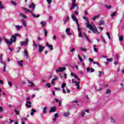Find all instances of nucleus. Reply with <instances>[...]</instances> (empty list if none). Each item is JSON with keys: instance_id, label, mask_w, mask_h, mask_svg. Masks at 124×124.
Wrapping results in <instances>:
<instances>
[{"instance_id": "1", "label": "nucleus", "mask_w": 124, "mask_h": 124, "mask_svg": "<svg viewBox=\"0 0 124 124\" xmlns=\"http://www.w3.org/2000/svg\"><path fill=\"white\" fill-rule=\"evenodd\" d=\"M85 21H86V27L87 28H89V29L91 30L94 33H97V34H99V32L97 31V29H96V27L94 26V25H92L89 22V18L87 16H83V17Z\"/></svg>"}, {"instance_id": "2", "label": "nucleus", "mask_w": 124, "mask_h": 124, "mask_svg": "<svg viewBox=\"0 0 124 124\" xmlns=\"http://www.w3.org/2000/svg\"><path fill=\"white\" fill-rule=\"evenodd\" d=\"M72 19L75 22L76 24L77 25L78 30V32H81V28H80V26L79 25V22L78 21V19L75 16V14H73L71 16Z\"/></svg>"}, {"instance_id": "3", "label": "nucleus", "mask_w": 124, "mask_h": 124, "mask_svg": "<svg viewBox=\"0 0 124 124\" xmlns=\"http://www.w3.org/2000/svg\"><path fill=\"white\" fill-rule=\"evenodd\" d=\"M17 40V37H16L15 35L12 36V38L11 39V41H9L7 39H5V41L7 43V45H12V43H15L16 41Z\"/></svg>"}, {"instance_id": "4", "label": "nucleus", "mask_w": 124, "mask_h": 124, "mask_svg": "<svg viewBox=\"0 0 124 124\" xmlns=\"http://www.w3.org/2000/svg\"><path fill=\"white\" fill-rule=\"evenodd\" d=\"M29 41H30L29 38H27L25 42L24 41L20 42V44L21 46H24V45H25V46H27V45L29 44Z\"/></svg>"}, {"instance_id": "5", "label": "nucleus", "mask_w": 124, "mask_h": 124, "mask_svg": "<svg viewBox=\"0 0 124 124\" xmlns=\"http://www.w3.org/2000/svg\"><path fill=\"white\" fill-rule=\"evenodd\" d=\"M89 61L90 62H93V64H97L98 66V67H100L101 65L98 63L97 62L93 61V59L92 58H89Z\"/></svg>"}, {"instance_id": "6", "label": "nucleus", "mask_w": 124, "mask_h": 124, "mask_svg": "<svg viewBox=\"0 0 124 124\" xmlns=\"http://www.w3.org/2000/svg\"><path fill=\"white\" fill-rule=\"evenodd\" d=\"M66 67H60L59 69L56 70V72H63L64 70H66Z\"/></svg>"}, {"instance_id": "7", "label": "nucleus", "mask_w": 124, "mask_h": 124, "mask_svg": "<svg viewBox=\"0 0 124 124\" xmlns=\"http://www.w3.org/2000/svg\"><path fill=\"white\" fill-rule=\"evenodd\" d=\"M66 86V83H63L62 84L61 88L62 89V93H66V91H65V90L64 89V87Z\"/></svg>"}, {"instance_id": "8", "label": "nucleus", "mask_w": 124, "mask_h": 124, "mask_svg": "<svg viewBox=\"0 0 124 124\" xmlns=\"http://www.w3.org/2000/svg\"><path fill=\"white\" fill-rule=\"evenodd\" d=\"M31 103L29 101H27L26 102V104H25V106L27 108H31Z\"/></svg>"}, {"instance_id": "9", "label": "nucleus", "mask_w": 124, "mask_h": 124, "mask_svg": "<svg viewBox=\"0 0 124 124\" xmlns=\"http://www.w3.org/2000/svg\"><path fill=\"white\" fill-rule=\"evenodd\" d=\"M45 47L42 46V45L39 46V53H42L43 52V50L45 49Z\"/></svg>"}, {"instance_id": "10", "label": "nucleus", "mask_w": 124, "mask_h": 124, "mask_svg": "<svg viewBox=\"0 0 124 124\" xmlns=\"http://www.w3.org/2000/svg\"><path fill=\"white\" fill-rule=\"evenodd\" d=\"M56 110H57V108L56 107H51L50 109L49 110V113H52L53 112H56Z\"/></svg>"}, {"instance_id": "11", "label": "nucleus", "mask_w": 124, "mask_h": 124, "mask_svg": "<svg viewBox=\"0 0 124 124\" xmlns=\"http://www.w3.org/2000/svg\"><path fill=\"white\" fill-rule=\"evenodd\" d=\"M14 26L15 27L17 31H20L21 29L23 28V26L22 25L19 26V25H14Z\"/></svg>"}, {"instance_id": "12", "label": "nucleus", "mask_w": 124, "mask_h": 124, "mask_svg": "<svg viewBox=\"0 0 124 124\" xmlns=\"http://www.w3.org/2000/svg\"><path fill=\"white\" fill-rule=\"evenodd\" d=\"M29 8H32L33 11H34V9H35V5L34 3H32L31 4L29 5Z\"/></svg>"}, {"instance_id": "13", "label": "nucleus", "mask_w": 124, "mask_h": 124, "mask_svg": "<svg viewBox=\"0 0 124 124\" xmlns=\"http://www.w3.org/2000/svg\"><path fill=\"white\" fill-rule=\"evenodd\" d=\"M86 70H87V72H89V71H90V70L92 73H93V72H94V69H93V68H91L90 67H87Z\"/></svg>"}, {"instance_id": "14", "label": "nucleus", "mask_w": 124, "mask_h": 124, "mask_svg": "<svg viewBox=\"0 0 124 124\" xmlns=\"http://www.w3.org/2000/svg\"><path fill=\"white\" fill-rule=\"evenodd\" d=\"M77 5V4H76V3H73L72 5V6L70 8V11H71V10H72V9H75V7H76Z\"/></svg>"}, {"instance_id": "15", "label": "nucleus", "mask_w": 124, "mask_h": 124, "mask_svg": "<svg viewBox=\"0 0 124 124\" xmlns=\"http://www.w3.org/2000/svg\"><path fill=\"white\" fill-rule=\"evenodd\" d=\"M48 108L46 107H45L43 108V114H47V110Z\"/></svg>"}, {"instance_id": "16", "label": "nucleus", "mask_w": 124, "mask_h": 124, "mask_svg": "<svg viewBox=\"0 0 124 124\" xmlns=\"http://www.w3.org/2000/svg\"><path fill=\"white\" fill-rule=\"evenodd\" d=\"M84 35L86 39H87V41L89 43H91V40L90 39V38H89V37L88 36V35H87V34H86V33H84Z\"/></svg>"}, {"instance_id": "17", "label": "nucleus", "mask_w": 124, "mask_h": 124, "mask_svg": "<svg viewBox=\"0 0 124 124\" xmlns=\"http://www.w3.org/2000/svg\"><path fill=\"white\" fill-rule=\"evenodd\" d=\"M24 62V61L20 60L19 61H17V63L20 65V66H21V67H23V62Z\"/></svg>"}, {"instance_id": "18", "label": "nucleus", "mask_w": 124, "mask_h": 124, "mask_svg": "<svg viewBox=\"0 0 124 124\" xmlns=\"http://www.w3.org/2000/svg\"><path fill=\"white\" fill-rule=\"evenodd\" d=\"M75 85L77 87L78 90H80V82H75Z\"/></svg>"}, {"instance_id": "19", "label": "nucleus", "mask_w": 124, "mask_h": 124, "mask_svg": "<svg viewBox=\"0 0 124 124\" xmlns=\"http://www.w3.org/2000/svg\"><path fill=\"white\" fill-rule=\"evenodd\" d=\"M70 32V28H67L66 30V32L68 35H71V33Z\"/></svg>"}, {"instance_id": "20", "label": "nucleus", "mask_w": 124, "mask_h": 124, "mask_svg": "<svg viewBox=\"0 0 124 124\" xmlns=\"http://www.w3.org/2000/svg\"><path fill=\"white\" fill-rule=\"evenodd\" d=\"M19 16H20V17H23V18L25 19H28V16H26L24 14L22 13H19Z\"/></svg>"}, {"instance_id": "21", "label": "nucleus", "mask_w": 124, "mask_h": 124, "mask_svg": "<svg viewBox=\"0 0 124 124\" xmlns=\"http://www.w3.org/2000/svg\"><path fill=\"white\" fill-rule=\"evenodd\" d=\"M69 115H70V113L68 111H67L63 113L64 117H65L66 118H67V117H68V116H69Z\"/></svg>"}, {"instance_id": "22", "label": "nucleus", "mask_w": 124, "mask_h": 124, "mask_svg": "<svg viewBox=\"0 0 124 124\" xmlns=\"http://www.w3.org/2000/svg\"><path fill=\"white\" fill-rule=\"evenodd\" d=\"M24 56L26 57V58L28 59L29 58V54H28V50L27 49H25L24 51Z\"/></svg>"}, {"instance_id": "23", "label": "nucleus", "mask_w": 124, "mask_h": 124, "mask_svg": "<svg viewBox=\"0 0 124 124\" xmlns=\"http://www.w3.org/2000/svg\"><path fill=\"white\" fill-rule=\"evenodd\" d=\"M27 81L28 82L29 87H32V86H34V84H33V82H32L30 80H27Z\"/></svg>"}, {"instance_id": "24", "label": "nucleus", "mask_w": 124, "mask_h": 124, "mask_svg": "<svg viewBox=\"0 0 124 124\" xmlns=\"http://www.w3.org/2000/svg\"><path fill=\"white\" fill-rule=\"evenodd\" d=\"M23 9L24 10H25V13H28V12H29L30 13H32V12L29 10V9L24 8Z\"/></svg>"}, {"instance_id": "25", "label": "nucleus", "mask_w": 124, "mask_h": 124, "mask_svg": "<svg viewBox=\"0 0 124 124\" xmlns=\"http://www.w3.org/2000/svg\"><path fill=\"white\" fill-rule=\"evenodd\" d=\"M100 15H99L95 16H94L92 18V20H93V21H95L96 20V19H97V18L100 17Z\"/></svg>"}, {"instance_id": "26", "label": "nucleus", "mask_w": 124, "mask_h": 124, "mask_svg": "<svg viewBox=\"0 0 124 124\" xmlns=\"http://www.w3.org/2000/svg\"><path fill=\"white\" fill-rule=\"evenodd\" d=\"M40 24L42 26V27H44L45 26H46V21H41L40 22Z\"/></svg>"}, {"instance_id": "27", "label": "nucleus", "mask_w": 124, "mask_h": 124, "mask_svg": "<svg viewBox=\"0 0 124 124\" xmlns=\"http://www.w3.org/2000/svg\"><path fill=\"white\" fill-rule=\"evenodd\" d=\"M35 112H36V110L34 109H31V112L30 113L31 116H33Z\"/></svg>"}, {"instance_id": "28", "label": "nucleus", "mask_w": 124, "mask_h": 124, "mask_svg": "<svg viewBox=\"0 0 124 124\" xmlns=\"http://www.w3.org/2000/svg\"><path fill=\"white\" fill-rule=\"evenodd\" d=\"M22 23L23 24V26H24V27H28V25H27V23L26 22V20H24V19H22L21 20Z\"/></svg>"}, {"instance_id": "29", "label": "nucleus", "mask_w": 124, "mask_h": 124, "mask_svg": "<svg viewBox=\"0 0 124 124\" xmlns=\"http://www.w3.org/2000/svg\"><path fill=\"white\" fill-rule=\"evenodd\" d=\"M2 64H4L3 71V72H5V71H6L5 69L6 68V63L3 62V63H2Z\"/></svg>"}, {"instance_id": "30", "label": "nucleus", "mask_w": 124, "mask_h": 124, "mask_svg": "<svg viewBox=\"0 0 124 124\" xmlns=\"http://www.w3.org/2000/svg\"><path fill=\"white\" fill-rule=\"evenodd\" d=\"M105 23L104 22V20H100L99 22V25L100 26H101L102 25H104Z\"/></svg>"}, {"instance_id": "31", "label": "nucleus", "mask_w": 124, "mask_h": 124, "mask_svg": "<svg viewBox=\"0 0 124 124\" xmlns=\"http://www.w3.org/2000/svg\"><path fill=\"white\" fill-rule=\"evenodd\" d=\"M3 8H4V7L3 6V5H2V2L0 1V9H3Z\"/></svg>"}, {"instance_id": "32", "label": "nucleus", "mask_w": 124, "mask_h": 124, "mask_svg": "<svg viewBox=\"0 0 124 124\" xmlns=\"http://www.w3.org/2000/svg\"><path fill=\"white\" fill-rule=\"evenodd\" d=\"M33 46H34V47H35V48H36V49H38V46L37 45V44H36L35 41L33 42Z\"/></svg>"}, {"instance_id": "33", "label": "nucleus", "mask_w": 124, "mask_h": 124, "mask_svg": "<svg viewBox=\"0 0 124 124\" xmlns=\"http://www.w3.org/2000/svg\"><path fill=\"white\" fill-rule=\"evenodd\" d=\"M32 15L33 17H34V18H38V17H40V15H35L34 14L32 13Z\"/></svg>"}, {"instance_id": "34", "label": "nucleus", "mask_w": 124, "mask_h": 124, "mask_svg": "<svg viewBox=\"0 0 124 124\" xmlns=\"http://www.w3.org/2000/svg\"><path fill=\"white\" fill-rule=\"evenodd\" d=\"M111 93V90L110 89H108L106 93V94H109Z\"/></svg>"}, {"instance_id": "35", "label": "nucleus", "mask_w": 124, "mask_h": 124, "mask_svg": "<svg viewBox=\"0 0 124 124\" xmlns=\"http://www.w3.org/2000/svg\"><path fill=\"white\" fill-rule=\"evenodd\" d=\"M117 13H118V12L115 11L113 13H112L111 15V17H112L113 18V17H114V16H115V15H116V14H117Z\"/></svg>"}, {"instance_id": "36", "label": "nucleus", "mask_w": 124, "mask_h": 124, "mask_svg": "<svg viewBox=\"0 0 124 124\" xmlns=\"http://www.w3.org/2000/svg\"><path fill=\"white\" fill-rule=\"evenodd\" d=\"M81 51H82L83 52H86L87 49H86L85 47H81L80 48Z\"/></svg>"}, {"instance_id": "37", "label": "nucleus", "mask_w": 124, "mask_h": 124, "mask_svg": "<svg viewBox=\"0 0 124 124\" xmlns=\"http://www.w3.org/2000/svg\"><path fill=\"white\" fill-rule=\"evenodd\" d=\"M14 35L16 36V37H21V34L19 33H15Z\"/></svg>"}, {"instance_id": "38", "label": "nucleus", "mask_w": 124, "mask_h": 124, "mask_svg": "<svg viewBox=\"0 0 124 124\" xmlns=\"http://www.w3.org/2000/svg\"><path fill=\"white\" fill-rule=\"evenodd\" d=\"M105 6H106V8H108V9H111V8H112L111 5L108 6V5H106Z\"/></svg>"}, {"instance_id": "39", "label": "nucleus", "mask_w": 124, "mask_h": 124, "mask_svg": "<svg viewBox=\"0 0 124 124\" xmlns=\"http://www.w3.org/2000/svg\"><path fill=\"white\" fill-rule=\"evenodd\" d=\"M46 86L47 88H51V84L50 83H46Z\"/></svg>"}, {"instance_id": "40", "label": "nucleus", "mask_w": 124, "mask_h": 124, "mask_svg": "<svg viewBox=\"0 0 124 124\" xmlns=\"http://www.w3.org/2000/svg\"><path fill=\"white\" fill-rule=\"evenodd\" d=\"M124 40V35H122L119 37V41H123Z\"/></svg>"}, {"instance_id": "41", "label": "nucleus", "mask_w": 124, "mask_h": 124, "mask_svg": "<svg viewBox=\"0 0 124 124\" xmlns=\"http://www.w3.org/2000/svg\"><path fill=\"white\" fill-rule=\"evenodd\" d=\"M46 1L48 4H51L53 2V0H46Z\"/></svg>"}, {"instance_id": "42", "label": "nucleus", "mask_w": 124, "mask_h": 124, "mask_svg": "<svg viewBox=\"0 0 124 124\" xmlns=\"http://www.w3.org/2000/svg\"><path fill=\"white\" fill-rule=\"evenodd\" d=\"M78 59L79 60L80 62H83V59H82V57H81V56H80V55L79 54L78 55Z\"/></svg>"}, {"instance_id": "43", "label": "nucleus", "mask_w": 124, "mask_h": 124, "mask_svg": "<svg viewBox=\"0 0 124 124\" xmlns=\"http://www.w3.org/2000/svg\"><path fill=\"white\" fill-rule=\"evenodd\" d=\"M48 47L49 48L51 51L53 50V45H49V46Z\"/></svg>"}, {"instance_id": "44", "label": "nucleus", "mask_w": 124, "mask_h": 124, "mask_svg": "<svg viewBox=\"0 0 124 124\" xmlns=\"http://www.w3.org/2000/svg\"><path fill=\"white\" fill-rule=\"evenodd\" d=\"M74 77H75V78H76V79H77V80H78V81H80V78H78V76H77L76 74H75V75H74Z\"/></svg>"}, {"instance_id": "45", "label": "nucleus", "mask_w": 124, "mask_h": 124, "mask_svg": "<svg viewBox=\"0 0 124 124\" xmlns=\"http://www.w3.org/2000/svg\"><path fill=\"white\" fill-rule=\"evenodd\" d=\"M15 112H16V115L20 114V112L17 110H15Z\"/></svg>"}, {"instance_id": "46", "label": "nucleus", "mask_w": 124, "mask_h": 124, "mask_svg": "<svg viewBox=\"0 0 124 124\" xmlns=\"http://www.w3.org/2000/svg\"><path fill=\"white\" fill-rule=\"evenodd\" d=\"M107 35H108L109 39H111V36H110V34H109V32H107Z\"/></svg>"}, {"instance_id": "47", "label": "nucleus", "mask_w": 124, "mask_h": 124, "mask_svg": "<svg viewBox=\"0 0 124 124\" xmlns=\"http://www.w3.org/2000/svg\"><path fill=\"white\" fill-rule=\"evenodd\" d=\"M44 31H45V36H47V34L48 33V32L45 29H44Z\"/></svg>"}, {"instance_id": "48", "label": "nucleus", "mask_w": 124, "mask_h": 124, "mask_svg": "<svg viewBox=\"0 0 124 124\" xmlns=\"http://www.w3.org/2000/svg\"><path fill=\"white\" fill-rule=\"evenodd\" d=\"M51 84L53 85V86L56 85V82L53 80L51 81Z\"/></svg>"}, {"instance_id": "49", "label": "nucleus", "mask_w": 124, "mask_h": 124, "mask_svg": "<svg viewBox=\"0 0 124 124\" xmlns=\"http://www.w3.org/2000/svg\"><path fill=\"white\" fill-rule=\"evenodd\" d=\"M107 62H112V61H113V59L112 58H110V59L107 58Z\"/></svg>"}, {"instance_id": "50", "label": "nucleus", "mask_w": 124, "mask_h": 124, "mask_svg": "<svg viewBox=\"0 0 124 124\" xmlns=\"http://www.w3.org/2000/svg\"><path fill=\"white\" fill-rule=\"evenodd\" d=\"M54 117L55 118H59V114L58 113H56L54 114Z\"/></svg>"}, {"instance_id": "51", "label": "nucleus", "mask_w": 124, "mask_h": 124, "mask_svg": "<svg viewBox=\"0 0 124 124\" xmlns=\"http://www.w3.org/2000/svg\"><path fill=\"white\" fill-rule=\"evenodd\" d=\"M99 73L98 77H101V75H102V71H99Z\"/></svg>"}, {"instance_id": "52", "label": "nucleus", "mask_w": 124, "mask_h": 124, "mask_svg": "<svg viewBox=\"0 0 124 124\" xmlns=\"http://www.w3.org/2000/svg\"><path fill=\"white\" fill-rule=\"evenodd\" d=\"M93 50L96 53H97L98 52V50H97V48L96 47H93Z\"/></svg>"}, {"instance_id": "53", "label": "nucleus", "mask_w": 124, "mask_h": 124, "mask_svg": "<svg viewBox=\"0 0 124 124\" xmlns=\"http://www.w3.org/2000/svg\"><path fill=\"white\" fill-rule=\"evenodd\" d=\"M11 3H12V4H14V5H17V3L16 2H15L14 1H11Z\"/></svg>"}, {"instance_id": "54", "label": "nucleus", "mask_w": 124, "mask_h": 124, "mask_svg": "<svg viewBox=\"0 0 124 124\" xmlns=\"http://www.w3.org/2000/svg\"><path fill=\"white\" fill-rule=\"evenodd\" d=\"M58 103H59V107H61V106H62V101L59 100Z\"/></svg>"}, {"instance_id": "55", "label": "nucleus", "mask_w": 124, "mask_h": 124, "mask_svg": "<svg viewBox=\"0 0 124 124\" xmlns=\"http://www.w3.org/2000/svg\"><path fill=\"white\" fill-rule=\"evenodd\" d=\"M101 38H102L104 41V43H106V41L105 40V39L104 38V37L103 36H101Z\"/></svg>"}, {"instance_id": "56", "label": "nucleus", "mask_w": 124, "mask_h": 124, "mask_svg": "<svg viewBox=\"0 0 124 124\" xmlns=\"http://www.w3.org/2000/svg\"><path fill=\"white\" fill-rule=\"evenodd\" d=\"M110 121H111V123H115V119H114L112 118H110Z\"/></svg>"}, {"instance_id": "57", "label": "nucleus", "mask_w": 124, "mask_h": 124, "mask_svg": "<svg viewBox=\"0 0 124 124\" xmlns=\"http://www.w3.org/2000/svg\"><path fill=\"white\" fill-rule=\"evenodd\" d=\"M56 80H58V77H55V78H54L52 79V81H56Z\"/></svg>"}, {"instance_id": "58", "label": "nucleus", "mask_w": 124, "mask_h": 124, "mask_svg": "<svg viewBox=\"0 0 124 124\" xmlns=\"http://www.w3.org/2000/svg\"><path fill=\"white\" fill-rule=\"evenodd\" d=\"M8 84L9 86H10V87H12V82H8Z\"/></svg>"}, {"instance_id": "59", "label": "nucleus", "mask_w": 124, "mask_h": 124, "mask_svg": "<svg viewBox=\"0 0 124 124\" xmlns=\"http://www.w3.org/2000/svg\"><path fill=\"white\" fill-rule=\"evenodd\" d=\"M81 116H82L83 117H85V111H83L82 112H81Z\"/></svg>"}, {"instance_id": "60", "label": "nucleus", "mask_w": 124, "mask_h": 124, "mask_svg": "<svg viewBox=\"0 0 124 124\" xmlns=\"http://www.w3.org/2000/svg\"><path fill=\"white\" fill-rule=\"evenodd\" d=\"M52 39H53V40H56L57 39V36H56V35H54V36H53Z\"/></svg>"}, {"instance_id": "61", "label": "nucleus", "mask_w": 124, "mask_h": 124, "mask_svg": "<svg viewBox=\"0 0 124 124\" xmlns=\"http://www.w3.org/2000/svg\"><path fill=\"white\" fill-rule=\"evenodd\" d=\"M78 37H82V32H79L78 34Z\"/></svg>"}, {"instance_id": "62", "label": "nucleus", "mask_w": 124, "mask_h": 124, "mask_svg": "<svg viewBox=\"0 0 124 124\" xmlns=\"http://www.w3.org/2000/svg\"><path fill=\"white\" fill-rule=\"evenodd\" d=\"M71 53H73V52H75V48H72V49L71 50Z\"/></svg>"}, {"instance_id": "63", "label": "nucleus", "mask_w": 124, "mask_h": 124, "mask_svg": "<svg viewBox=\"0 0 124 124\" xmlns=\"http://www.w3.org/2000/svg\"><path fill=\"white\" fill-rule=\"evenodd\" d=\"M66 88L67 93H70V90H69L68 89V88H67V87H66Z\"/></svg>"}, {"instance_id": "64", "label": "nucleus", "mask_w": 124, "mask_h": 124, "mask_svg": "<svg viewBox=\"0 0 124 124\" xmlns=\"http://www.w3.org/2000/svg\"><path fill=\"white\" fill-rule=\"evenodd\" d=\"M113 63H114V64H115V65H117L119 63V62H114Z\"/></svg>"}]
</instances>
